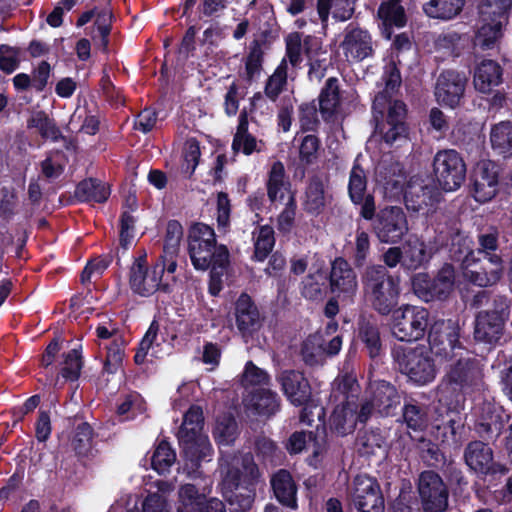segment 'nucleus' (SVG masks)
Instances as JSON below:
<instances>
[{
  "label": "nucleus",
  "mask_w": 512,
  "mask_h": 512,
  "mask_svg": "<svg viewBox=\"0 0 512 512\" xmlns=\"http://www.w3.org/2000/svg\"><path fill=\"white\" fill-rule=\"evenodd\" d=\"M376 42L364 28L348 25L340 43L344 58L349 63H359L375 54Z\"/></svg>",
  "instance_id": "obj_14"
},
{
  "label": "nucleus",
  "mask_w": 512,
  "mask_h": 512,
  "mask_svg": "<svg viewBox=\"0 0 512 512\" xmlns=\"http://www.w3.org/2000/svg\"><path fill=\"white\" fill-rule=\"evenodd\" d=\"M325 355V341L320 334L310 335L303 343L302 356L309 365L320 363Z\"/></svg>",
  "instance_id": "obj_51"
},
{
  "label": "nucleus",
  "mask_w": 512,
  "mask_h": 512,
  "mask_svg": "<svg viewBox=\"0 0 512 512\" xmlns=\"http://www.w3.org/2000/svg\"><path fill=\"white\" fill-rule=\"evenodd\" d=\"M220 467L223 478L225 477L227 469H230L233 472L238 470L240 484L242 482L250 484L259 477V469L254 463V459L251 454L234 456L231 460L222 458Z\"/></svg>",
  "instance_id": "obj_33"
},
{
  "label": "nucleus",
  "mask_w": 512,
  "mask_h": 512,
  "mask_svg": "<svg viewBox=\"0 0 512 512\" xmlns=\"http://www.w3.org/2000/svg\"><path fill=\"white\" fill-rule=\"evenodd\" d=\"M158 334V324L156 322H152L150 327L148 328L146 334L141 340L137 352L134 356L135 363L140 365L144 363L147 356H156L155 351V341Z\"/></svg>",
  "instance_id": "obj_56"
},
{
  "label": "nucleus",
  "mask_w": 512,
  "mask_h": 512,
  "mask_svg": "<svg viewBox=\"0 0 512 512\" xmlns=\"http://www.w3.org/2000/svg\"><path fill=\"white\" fill-rule=\"evenodd\" d=\"M478 432L483 435H499L503 428L502 408L492 402H484L477 408Z\"/></svg>",
  "instance_id": "obj_32"
},
{
  "label": "nucleus",
  "mask_w": 512,
  "mask_h": 512,
  "mask_svg": "<svg viewBox=\"0 0 512 512\" xmlns=\"http://www.w3.org/2000/svg\"><path fill=\"white\" fill-rule=\"evenodd\" d=\"M81 368V353L77 348H73L64 355L63 367L60 374L66 380L75 381L80 376Z\"/></svg>",
  "instance_id": "obj_57"
},
{
  "label": "nucleus",
  "mask_w": 512,
  "mask_h": 512,
  "mask_svg": "<svg viewBox=\"0 0 512 512\" xmlns=\"http://www.w3.org/2000/svg\"><path fill=\"white\" fill-rule=\"evenodd\" d=\"M465 463L477 473L487 474L493 470V451L481 441H473L464 451Z\"/></svg>",
  "instance_id": "obj_30"
},
{
  "label": "nucleus",
  "mask_w": 512,
  "mask_h": 512,
  "mask_svg": "<svg viewBox=\"0 0 512 512\" xmlns=\"http://www.w3.org/2000/svg\"><path fill=\"white\" fill-rule=\"evenodd\" d=\"M214 437L220 446H229L237 437V424L233 418L217 422Z\"/></svg>",
  "instance_id": "obj_58"
},
{
  "label": "nucleus",
  "mask_w": 512,
  "mask_h": 512,
  "mask_svg": "<svg viewBox=\"0 0 512 512\" xmlns=\"http://www.w3.org/2000/svg\"><path fill=\"white\" fill-rule=\"evenodd\" d=\"M363 291L371 306L381 315H388L397 306L400 280L388 274L381 265L368 266L362 275Z\"/></svg>",
  "instance_id": "obj_1"
},
{
  "label": "nucleus",
  "mask_w": 512,
  "mask_h": 512,
  "mask_svg": "<svg viewBox=\"0 0 512 512\" xmlns=\"http://www.w3.org/2000/svg\"><path fill=\"white\" fill-rule=\"evenodd\" d=\"M349 498L360 512H384V498L377 481L368 475H357L349 488Z\"/></svg>",
  "instance_id": "obj_13"
},
{
  "label": "nucleus",
  "mask_w": 512,
  "mask_h": 512,
  "mask_svg": "<svg viewBox=\"0 0 512 512\" xmlns=\"http://www.w3.org/2000/svg\"><path fill=\"white\" fill-rule=\"evenodd\" d=\"M359 393V385L355 378L345 375L334 383L331 399L340 401L330 417L331 428L340 435L351 433L358 422L355 402Z\"/></svg>",
  "instance_id": "obj_5"
},
{
  "label": "nucleus",
  "mask_w": 512,
  "mask_h": 512,
  "mask_svg": "<svg viewBox=\"0 0 512 512\" xmlns=\"http://www.w3.org/2000/svg\"><path fill=\"white\" fill-rule=\"evenodd\" d=\"M460 328L452 320H437L429 329L427 346L436 357L448 359L464 349L459 341Z\"/></svg>",
  "instance_id": "obj_12"
},
{
  "label": "nucleus",
  "mask_w": 512,
  "mask_h": 512,
  "mask_svg": "<svg viewBox=\"0 0 512 512\" xmlns=\"http://www.w3.org/2000/svg\"><path fill=\"white\" fill-rule=\"evenodd\" d=\"M269 381V375L263 369L257 367L252 361H248L245 365L241 383L243 386H256L266 384Z\"/></svg>",
  "instance_id": "obj_60"
},
{
  "label": "nucleus",
  "mask_w": 512,
  "mask_h": 512,
  "mask_svg": "<svg viewBox=\"0 0 512 512\" xmlns=\"http://www.w3.org/2000/svg\"><path fill=\"white\" fill-rule=\"evenodd\" d=\"M418 493L424 512H444L448 506V490L434 471H424L418 479Z\"/></svg>",
  "instance_id": "obj_16"
},
{
  "label": "nucleus",
  "mask_w": 512,
  "mask_h": 512,
  "mask_svg": "<svg viewBox=\"0 0 512 512\" xmlns=\"http://www.w3.org/2000/svg\"><path fill=\"white\" fill-rule=\"evenodd\" d=\"M498 171L495 163L480 161L475 168L473 196L476 201L485 203L497 193Z\"/></svg>",
  "instance_id": "obj_23"
},
{
  "label": "nucleus",
  "mask_w": 512,
  "mask_h": 512,
  "mask_svg": "<svg viewBox=\"0 0 512 512\" xmlns=\"http://www.w3.org/2000/svg\"><path fill=\"white\" fill-rule=\"evenodd\" d=\"M271 485L276 498L284 505L296 509L297 488L290 473L286 470H279L273 475Z\"/></svg>",
  "instance_id": "obj_35"
},
{
  "label": "nucleus",
  "mask_w": 512,
  "mask_h": 512,
  "mask_svg": "<svg viewBox=\"0 0 512 512\" xmlns=\"http://www.w3.org/2000/svg\"><path fill=\"white\" fill-rule=\"evenodd\" d=\"M224 495L231 512H247L252 507L254 500L253 492L240 487L238 470L233 472L227 469L223 478Z\"/></svg>",
  "instance_id": "obj_24"
},
{
  "label": "nucleus",
  "mask_w": 512,
  "mask_h": 512,
  "mask_svg": "<svg viewBox=\"0 0 512 512\" xmlns=\"http://www.w3.org/2000/svg\"><path fill=\"white\" fill-rule=\"evenodd\" d=\"M481 26L475 37V45L482 49H491L499 42L503 35V28L508 21L501 19H491L489 21H480Z\"/></svg>",
  "instance_id": "obj_39"
},
{
  "label": "nucleus",
  "mask_w": 512,
  "mask_h": 512,
  "mask_svg": "<svg viewBox=\"0 0 512 512\" xmlns=\"http://www.w3.org/2000/svg\"><path fill=\"white\" fill-rule=\"evenodd\" d=\"M142 512H171L166 498L159 492L149 493L142 502Z\"/></svg>",
  "instance_id": "obj_64"
},
{
  "label": "nucleus",
  "mask_w": 512,
  "mask_h": 512,
  "mask_svg": "<svg viewBox=\"0 0 512 512\" xmlns=\"http://www.w3.org/2000/svg\"><path fill=\"white\" fill-rule=\"evenodd\" d=\"M433 171L438 185L444 191L457 190L465 180L466 165L460 154L452 149L436 153Z\"/></svg>",
  "instance_id": "obj_9"
},
{
  "label": "nucleus",
  "mask_w": 512,
  "mask_h": 512,
  "mask_svg": "<svg viewBox=\"0 0 512 512\" xmlns=\"http://www.w3.org/2000/svg\"><path fill=\"white\" fill-rule=\"evenodd\" d=\"M340 105L339 86L336 78L327 79L319 95V110L324 119L331 118Z\"/></svg>",
  "instance_id": "obj_41"
},
{
  "label": "nucleus",
  "mask_w": 512,
  "mask_h": 512,
  "mask_svg": "<svg viewBox=\"0 0 512 512\" xmlns=\"http://www.w3.org/2000/svg\"><path fill=\"white\" fill-rule=\"evenodd\" d=\"M455 280L454 269L451 265H444L432 280V300L444 299L453 290Z\"/></svg>",
  "instance_id": "obj_48"
},
{
  "label": "nucleus",
  "mask_w": 512,
  "mask_h": 512,
  "mask_svg": "<svg viewBox=\"0 0 512 512\" xmlns=\"http://www.w3.org/2000/svg\"><path fill=\"white\" fill-rule=\"evenodd\" d=\"M429 311L417 305L404 304L392 311L391 331L400 341H417L424 337L429 325Z\"/></svg>",
  "instance_id": "obj_7"
},
{
  "label": "nucleus",
  "mask_w": 512,
  "mask_h": 512,
  "mask_svg": "<svg viewBox=\"0 0 512 512\" xmlns=\"http://www.w3.org/2000/svg\"><path fill=\"white\" fill-rule=\"evenodd\" d=\"M288 401L295 406H306L311 400V386L300 371L284 370L277 376Z\"/></svg>",
  "instance_id": "obj_20"
},
{
  "label": "nucleus",
  "mask_w": 512,
  "mask_h": 512,
  "mask_svg": "<svg viewBox=\"0 0 512 512\" xmlns=\"http://www.w3.org/2000/svg\"><path fill=\"white\" fill-rule=\"evenodd\" d=\"M464 246L462 253H466L462 260L463 277L470 283L479 287H488L496 284L504 271L503 260L500 255L479 256L473 250L470 237L458 238Z\"/></svg>",
  "instance_id": "obj_4"
},
{
  "label": "nucleus",
  "mask_w": 512,
  "mask_h": 512,
  "mask_svg": "<svg viewBox=\"0 0 512 512\" xmlns=\"http://www.w3.org/2000/svg\"><path fill=\"white\" fill-rule=\"evenodd\" d=\"M287 61L282 59L273 74L268 78L265 85V95L271 100L276 101L287 84Z\"/></svg>",
  "instance_id": "obj_49"
},
{
  "label": "nucleus",
  "mask_w": 512,
  "mask_h": 512,
  "mask_svg": "<svg viewBox=\"0 0 512 512\" xmlns=\"http://www.w3.org/2000/svg\"><path fill=\"white\" fill-rule=\"evenodd\" d=\"M264 148V142L257 139L249 131V122L246 112H241L239 123L232 141V150L235 154L241 152L244 155H251L254 152H261Z\"/></svg>",
  "instance_id": "obj_29"
},
{
  "label": "nucleus",
  "mask_w": 512,
  "mask_h": 512,
  "mask_svg": "<svg viewBox=\"0 0 512 512\" xmlns=\"http://www.w3.org/2000/svg\"><path fill=\"white\" fill-rule=\"evenodd\" d=\"M447 360L453 361L444 376V381L464 388L472 385L481 378V367L479 361L474 358L465 348L458 350Z\"/></svg>",
  "instance_id": "obj_17"
},
{
  "label": "nucleus",
  "mask_w": 512,
  "mask_h": 512,
  "mask_svg": "<svg viewBox=\"0 0 512 512\" xmlns=\"http://www.w3.org/2000/svg\"><path fill=\"white\" fill-rule=\"evenodd\" d=\"M247 407L252 408L261 415L270 416L279 408V397L277 393L269 389H258L246 400Z\"/></svg>",
  "instance_id": "obj_42"
},
{
  "label": "nucleus",
  "mask_w": 512,
  "mask_h": 512,
  "mask_svg": "<svg viewBox=\"0 0 512 512\" xmlns=\"http://www.w3.org/2000/svg\"><path fill=\"white\" fill-rule=\"evenodd\" d=\"M499 232L495 227H489L486 231L478 235V249L476 255L491 256L498 255L495 251L498 249Z\"/></svg>",
  "instance_id": "obj_59"
},
{
  "label": "nucleus",
  "mask_w": 512,
  "mask_h": 512,
  "mask_svg": "<svg viewBox=\"0 0 512 512\" xmlns=\"http://www.w3.org/2000/svg\"><path fill=\"white\" fill-rule=\"evenodd\" d=\"M354 0H318L317 12L323 28L327 27L330 10L333 18L338 21L350 19L354 13Z\"/></svg>",
  "instance_id": "obj_36"
},
{
  "label": "nucleus",
  "mask_w": 512,
  "mask_h": 512,
  "mask_svg": "<svg viewBox=\"0 0 512 512\" xmlns=\"http://www.w3.org/2000/svg\"><path fill=\"white\" fill-rule=\"evenodd\" d=\"M490 143L498 154L508 157L512 155V122L501 121L491 127Z\"/></svg>",
  "instance_id": "obj_40"
},
{
  "label": "nucleus",
  "mask_w": 512,
  "mask_h": 512,
  "mask_svg": "<svg viewBox=\"0 0 512 512\" xmlns=\"http://www.w3.org/2000/svg\"><path fill=\"white\" fill-rule=\"evenodd\" d=\"M110 195L109 186L94 178L81 181L75 190V197L82 202L103 203Z\"/></svg>",
  "instance_id": "obj_38"
},
{
  "label": "nucleus",
  "mask_w": 512,
  "mask_h": 512,
  "mask_svg": "<svg viewBox=\"0 0 512 512\" xmlns=\"http://www.w3.org/2000/svg\"><path fill=\"white\" fill-rule=\"evenodd\" d=\"M433 250L418 237H410L403 245V266L417 269L427 263L432 257Z\"/></svg>",
  "instance_id": "obj_34"
},
{
  "label": "nucleus",
  "mask_w": 512,
  "mask_h": 512,
  "mask_svg": "<svg viewBox=\"0 0 512 512\" xmlns=\"http://www.w3.org/2000/svg\"><path fill=\"white\" fill-rule=\"evenodd\" d=\"M359 336L372 358L380 354L382 344L378 326L374 321L362 318L359 322Z\"/></svg>",
  "instance_id": "obj_47"
},
{
  "label": "nucleus",
  "mask_w": 512,
  "mask_h": 512,
  "mask_svg": "<svg viewBox=\"0 0 512 512\" xmlns=\"http://www.w3.org/2000/svg\"><path fill=\"white\" fill-rule=\"evenodd\" d=\"M129 283L131 289L141 296H149L156 291L170 292L169 277L161 278L159 269L154 266L148 269L145 258L136 259L132 264Z\"/></svg>",
  "instance_id": "obj_15"
},
{
  "label": "nucleus",
  "mask_w": 512,
  "mask_h": 512,
  "mask_svg": "<svg viewBox=\"0 0 512 512\" xmlns=\"http://www.w3.org/2000/svg\"><path fill=\"white\" fill-rule=\"evenodd\" d=\"M194 481L180 487L178 495L181 505L178 512H202L206 497L211 492L212 480L209 477H197Z\"/></svg>",
  "instance_id": "obj_22"
},
{
  "label": "nucleus",
  "mask_w": 512,
  "mask_h": 512,
  "mask_svg": "<svg viewBox=\"0 0 512 512\" xmlns=\"http://www.w3.org/2000/svg\"><path fill=\"white\" fill-rule=\"evenodd\" d=\"M306 447L312 451L315 457L320 455L319 441L313 437L311 432H295L290 436L287 444V450L290 453H300Z\"/></svg>",
  "instance_id": "obj_54"
},
{
  "label": "nucleus",
  "mask_w": 512,
  "mask_h": 512,
  "mask_svg": "<svg viewBox=\"0 0 512 512\" xmlns=\"http://www.w3.org/2000/svg\"><path fill=\"white\" fill-rule=\"evenodd\" d=\"M374 216L373 232L382 243L396 244L409 230L406 215L400 207H386Z\"/></svg>",
  "instance_id": "obj_11"
},
{
  "label": "nucleus",
  "mask_w": 512,
  "mask_h": 512,
  "mask_svg": "<svg viewBox=\"0 0 512 512\" xmlns=\"http://www.w3.org/2000/svg\"><path fill=\"white\" fill-rule=\"evenodd\" d=\"M502 82V68L493 60H483L474 71L473 84L477 91L490 93Z\"/></svg>",
  "instance_id": "obj_31"
},
{
  "label": "nucleus",
  "mask_w": 512,
  "mask_h": 512,
  "mask_svg": "<svg viewBox=\"0 0 512 512\" xmlns=\"http://www.w3.org/2000/svg\"><path fill=\"white\" fill-rule=\"evenodd\" d=\"M188 250L191 262L197 270L223 268L229 258L227 248L216 244L214 230L203 223H196L190 228Z\"/></svg>",
  "instance_id": "obj_3"
},
{
  "label": "nucleus",
  "mask_w": 512,
  "mask_h": 512,
  "mask_svg": "<svg viewBox=\"0 0 512 512\" xmlns=\"http://www.w3.org/2000/svg\"><path fill=\"white\" fill-rule=\"evenodd\" d=\"M370 395L377 413L388 416L400 405L401 397L395 386L386 381H375L370 384Z\"/></svg>",
  "instance_id": "obj_27"
},
{
  "label": "nucleus",
  "mask_w": 512,
  "mask_h": 512,
  "mask_svg": "<svg viewBox=\"0 0 512 512\" xmlns=\"http://www.w3.org/2000/svg\"><path fill=\"white\" fill-rule=\"evenodd\" d=\"M512 0H481L478 6L480 21L501 19L508 21Z\"/></svg>",
  "instance_id": "obj_45"
},
{
  "label": "nucleus",
  "mask_w": 512,
  "mask_h": 512,
  "mask_svg": "<svg viewBox=\"0 0 512 512\" xmlns=\"http://www.w3.org/2000/svg\"><path fill=\"white\" fill-rule=\"evenodd\" d=\"M366 189V173L358 164H354L349 174V197L355 205L361 206L360 215L366 220H372L374 218L376 206L374 197L370 194H366Z\"/></svg>",
  "instance_id": "obj_19"
},
{
  "label": "nucleus",
  "mask_w": 512,
  "mask_h": 512,
  "mask_svg": "<svg viewBox=\"0 0 512 512\" xmlns=\"http://www.w3.org/2000/svg\"><path fill=\"white\" fill-rule=\"evenodd\" d=\"M402 0H387L383 2L378 9V16L385 26L384 33L390 38L391 33L387 32V28L391 26L403 27L406 23V15Z\"/></svg>",
  "instance_id": "obj_43"
},
{
  "label": "nucleus",
  "mask_w": 512,
  "mask_h": 512,
  "mask_svg": "<svg viewBox=\"0 0 512 512\" xmlns=\"http://www.w3.org/2000/svg\"><path fill=\"white\" fill-rule=\"evenodd\" d=\"M464 5L465 0H429L423 11L429 18L447 21L458 16Z\"/></svg>",
  "instance_id": "obj_37"
},
{
  "label": "nucleus",
  "mask_w": 512,
  "mask_h": 512,
  "mask_svg": "<svg viewBox=\"0 0 512 512\" xmlns=\"http://www.w3.org/2000/svg\"><path fill=\"white\" fill-rule=\"evenodd\" d=\"M510 316V303L505 297L494 300L493 308L478 312L474 322V338L478 342L496 344L502 338Z\"/></svg>",
  "instance_id": "obj_8"
},
{
  "label": "nucleus",
  "mask_w": 512,
  "mask_h": 512,
  "mask_svg": "<svg viewBox=\"0 0 512 512\" xmlns=\"http://www.w3.org/2000/svg\"><path fill=\"white\" fill-rule=\"evenodd\" d=\"M403 417L407 426L415 431L423 430L427 425V418L424 411L417 405H405Z\"/></svg>",
  "instance_id": "obj_63"
},
{
  "label": "nucleus",
  "mask_w": 512,
  "mask_h": 512,
  "mask_svg": "<svg viewBox=\"0 0 512 512\" xmlns=\"http://www.w3.org/2000/svg\"><path fill=\"white\" fill-rule=\"evenodd\" d=\"M326 204L324 185L319 179H312L305 191L303 207L310 214L318 215Z\"/></svg>",
  "instance_id": "obj_44"
},
{
  "label": "nucleus",
  "mask_w": 512,
  "mask_h": 512,
  "mask_svg": "<svg viewBox=\"0 0 512 512\" xmlns=\"http://www.w3.org/2000/svg\"><path fill=\"white\" fill-rule=\"evenodd\" d=\"M358 450L363 455H374L377 451H385L386 443L378 430H370L357 439Z\"/></svg>",
  "instance_id": "obj_55"
},
{
  "label": "nucleus",
  "mask_w": 512,
  "mask_h": 512,
  "mask_svg": "<svg viewBox=\"0 0 512 512\" xmlns=\"http://www.w3.org/2000/svg\"><path fill=\"white\" fill-rule=\"evenodd\" d=\"M175 460L176 454L170 445L165 441H161L153 452L151 466L159 474H165L169 472Z\"/></svg>",
  "instance_id": "obj_52"
},
{
  "label": "nucleus",
  "mask_w": 512,
  "mask_h": 512,
  "mask_svg": "<svg viewBox=\"0 0 512 512\" xmlns=\"http://www.w3.org/2000/svg\"><path fill=\"white\" fill-rule=\"evenodd\" d=\"M329 283L332 294L345 304H351L358 291L357 274L343 258H336L331 265Z\"/></svg>",
  "instance_id": "obj_18"
},
{
  "label": "nucleus",
  "mask_w": 512,
  "mask_h": 512,
  "mask_svg": "<svg viewBox=\"0 0 512 512\" xmlns=\"http://www.w3.org/2000/svg\"><path fill=\"white\" fill-rule=\"evenodd\" d=\"M406 105L400 100L389 102L386 123L377 125V130L383 135L386 143L392 144L397 139L405 137Z\"/></svg>",
  "instance_id": "obj_26"
},
{
  "label": "nucleus",
  "mask_w": 512,
  "mask_h": 512,
  "mask_svg": "<svg viewBox=\"0 0 512 512\" xmlns=\"http://www.w3.org/2000/svg\"><path fill=\"white\" fill-rule=\"evenodd\" d=\"M255 234V251L254 257L258 261H263L272 251L275 238L274 230L268 225L261 226Z\"/></svg>",
  "instance_id": "obj_53"
},
{
  "label": "nucleus",
  "mask_w": 512,
  "mask_h": 512,
  "mask_svg": "<svg viewBox=\"0 0 512 512\" xmlns=\"http://www.w3.org/2000/svg\"><path fill=\"white\" fill-rule=\"evenodd\" d=\"M183 237V228L177 221H170L167 224L164 253H178L179 245Z\"/></svg>",
  "instance_id": "obj_62"
},
{
  "label": "nucleus",
  "mask_w": 512,
  "mask_h": 512,
  "mask_svg": "<svg viewBox=\"0 0 512 512\" xmlns=\"http://www.w3.org/2000/svg\"><path fill=\"white\" fill-rule=\"evenodd\" d=\"M433 355L431 349L421 344L415 347L397 345L392 349L398 370L417 386L429 385L436 379L438 367Z\"/></svg>",
  "instance_id": "obj_2"
},
{
  "label": "nucleus",
  "mask_w": 512,
  "mask_h": 512,
  "mask_svg": "<svg viewBox=\"0 0 512 512\" xmlns=\"http://www.w3.org/2000/svg\"><path fill=\"white\" fill-rule=\"evenodd\" d=\"M236 325L245 336L256 331L260 327V314L249 295L243 293L239 296L235 305Z\"/></svg>",
  "instance_id": "obj_28"
},
{
  "label": "nucleus",
  "mask_w": 512,
  "mask_h": 512,
  "mask_svg": "<svg viewBox=\"0 0 512 512\" xmlns=\"http://www.w3.org/2000/svg\"><path fill=\"white\" fill-rule=\"evenodd\" d=\"M466 77L456 71H443L436 82L435 96L440 104L456 107L463 97Z\"/></svg>",
  "instance_id": "obj_21"
},
{
  "label": "nucleus",
  "mask_w": 512,
  "mask_h": 512,
  "mask_svg": "<svg viewBox=\"0 0 512 512\" xmlns=\"http://www.w3.org/2000/svg\"><path fill=\"white\" fill-rule=\"evenodd\" d=\"M285 41L286 61H289L293 67H297L302 62V52H304L309 61V76L311 78L323 76L321 60L317 58L322 50V45L317 37L308 35L302 39L300 33L294 32L289 34Z\"/></svg>",
  "instance_id": "obj_10"
},
{
  "label": "nucleus",
  "mask_w": 512,
  "mask_h": 512,
  "mask_svg": "<svg viewBox=\"0 0 512 512\" xmlns=\"http://www.w3.org/2000/svg\"><path fill=\"white\" fill-rule=\"evenodd\" d=\"M27 125L29 128H35L46 139L56 140L60 135V131L54 121L44 111L33 112Z\"/></svg>",
  "instance_id": "obj_50"
},
{
  "label": "nucleus",
  "mask_w": 512,
  "mask_h": 512,
  "mask_svg": "<svg viewBox=\"0 0 512 512\" xmlns=\"http://www.w3.org/2000/svg\"><path fill=\"white\" fill-rule=\"evenodd\" d=\"M438 196L439 193L435 187L421 177H412L404 191L406 206L413 211L433 206L438 201Z\"/></svg>",
  "instance_id": "obj_25"
},
{
  "label": "nucleus",
  "mask_w": 512,
  "mask_h": 512,
  "mask_svg": "<svg viewBox=\"0 0 512 512\" xmlns=\"http://www.w3.org/2000/svg\"><path fill=\"white\" fill-rule=\"evenodd\" d=\"M203 411L199 406H191L184 414L178 437L185 457L197 465L211 455L208 436L202 432Z\"/></svg>",
  "instance_id": "obj_6"
},
{
  "label": "nucleus",
  "mask_w": 512,
  "mask_h": 512,
  "mask_svg": "<svg viewBox=\"0 0 512 512\" xmlns=\"http://www.w3.org/2000/svg\"><path fill=\"white\" fill-rule=\"evenodd\" d=\"M327 275L317 269L309 273L302 281L301 294L310 300H317L324 296L326 291Z\"/></svg>",
  "instance_id": "obj_46"
},
{
  "label": "nucleus",
  "mask_w": 512,
  "mask_h": 512,
  "mask_svg": "<svg viewBox=\"0 0 512 512\" xmlns=\"http://www.w3.org/2000/svg\"><path fill=\"white\" fill-rule=\"evenodd\" d=\"M263 54L259 47H253L245 58V71L242 77L252 81L260 75L262 70Z\"/></svg>",
  "instance_id": "obj_61"
}]
</instances>
